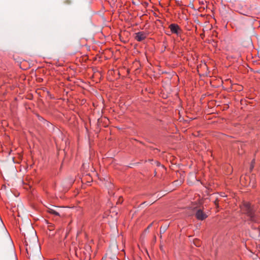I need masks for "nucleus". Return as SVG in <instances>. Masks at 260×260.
<instances>
[{"label": "nucleus", "mask_w": 260, "mask_h": 260, "mask_svg": "<svg viewBox=\"0 0 260 260\" xmlns=\"http://www.w3.org/2000/svg\"><path fill=\"white\" fill-rule=\"evenodd\" d=\"M240 211L242 214L246 215L249 217L251 221H256L255 212L256 208L254 205L250 202L243 201L239 206Z\"/></svg>", "instance_id": "f257e3e1"}, {"label": "nucleus", "mask_w": 260, "mask_h": 260, "mask_svg": "<svg viewBox=\"0 0 260 260\" xmlns=\"http://www.w3.org/2000/svg\"><path fill=\"white\" fill-rule=\"evenodd\" d=\"M172 34L179 35L181 34L182 30L180 26L176 23H172L169 26Z\"/></svg>", "instance_id": "f03ea898"}, {"label": "nucleus", "mask_w": 260, "mask_h": 260, "mask_svg": "<svg viewBox=\"0 0 260 260\" xmlns=\"http://www.w3.org/2000/svg\"><path fill=\"white\" fill-rule=\"evenodd\" d=\"M208 215L204 212L202 209H198L196 213V217L198 220H203L207 218Z\"/></svg>", "instance_id": "7ed1b4c3"}, {"label": "nucleus", "mask_w": 260, "mask_h": 260, "mask_svg": "<svg viewBox=\"0 0 260 260\" xmlns=\"http://www.w3.org/2000/svg\"><path fill=\"white\" fill-rule=\"evenodd\" d=\"M146 38V36L144 32H138L136 34L135 37V40L137 41L141 42L144 40Z\"/></svg>", "instance_id": "20e7f679"}, {"label": "nucleus", "mask_w": 260, "mask_h": 260, "mask_svg": "<svg viewBox=\"0 0 260 260\" xmlns=\"http://www.w3.org/2000/svg\"><path fill=\"white\" fill-rule=\"evenodd\" d=\"M25 249H26V253L27 254V256L28 257H29L31 256V252H32V250H31L30 246L28 245L27 244H26Z\"/></svg>", "instance_id": "39448f33"}, {"label": "nucleus", "mask_w": 260, "mask_h": 260, "mask_svg": "<svg viewBox=\"0 0 260 260\" xmlns=\"http://www.w3.org/2000/svg\"><path fill=\"white\" fill-rule=\"evenodd\" d=\"M47 212L55 216H60V214L58 212L56 211L55 210L52 208H48L47 210Z\"/></svg>", "instance_id": "423d86ee"}, {"label": "nucleus", "mask_w": 260, "mask_h": 260, "mask_svg": "<svg viewBox=\"0 0 260 260\" xmlns=\"http://www.w3.org/2000/svg\"><path fill=\"white\" fill-rule=\"evenodd\" d=\"M48 229L51 231L54 230V225L51 223H49L48 225Z\"/></svg>", "instance_id": "0eeeda50"}, {"label": "nucleus", "mask_w": 260, "mask_h": 260, "mask_svg": "<svg viewBox=\"0 0 260 260\" xmlns=\"http://www.w3.org/2000/svg\"><path fill=\"white\" fill-rule=\"evenodd\" d=\"M214 203L215 205L216 206V208H218L219 207V200L217 199H216L214 201Z\"/></svg>", "instance_id": "6e6552de"}, {"label": "nucleus", "mask_w": 260, "mask_h": 260, "mask_svg": "<svg viewBox=\"0 0 260 260\" xmlns=\"http://www.w3.org/2000/svg\"><path fill=\"white\" fill-rule=\"evenodd\" d=\"M254 163V160L253 159L252 162H251V167H250L251 171L253 169V168L254 167V165H253Z\"/></svg>", "instance_id": "1a4fd4ad"}, {"label": "nucleus", "mask_w": 260, "mask_h": 260, "mask_svg": "<svg viewBox=\"0 0 260 260\" xmlns=\"http://www.w3.org/2000/svg\"><path fill=\"white\" fill-rule=\"evenodd\" d=\"M65 3H66L67 4H70L71 3V1L70 0H67L66 1Z\"/></svg>", "instance_id": "9d476101"}, {"label": "nucleus", "mask_w": 260, "mask_h": 260, "mask_svg": "<svg viewBox=\"0 0 260 260\" xmlns=\"http://www.w3.org/2000/svg\"><path fill=\"white\" fill-rule=\"evenodd\" d=\"M240 181H241V183L242 182V181H243V178H242V177L241 178Z\"/></svg>", "instance_id": "9b49d317"}, {"label": "nucleus", "mask_w": 260, "mask_h": 260, "mask_svg": "<svg viewBox=\"0 0 260 260\" xmlns=\"http://www.w3.org/2000/svg\"><path fill=\"white\" fill-rule=\"evenodd\" d=\"M243 185L246 186V185H247V184H243Z\"/></svg>", "instance_id": "f8f14e48"}]
</instances>
